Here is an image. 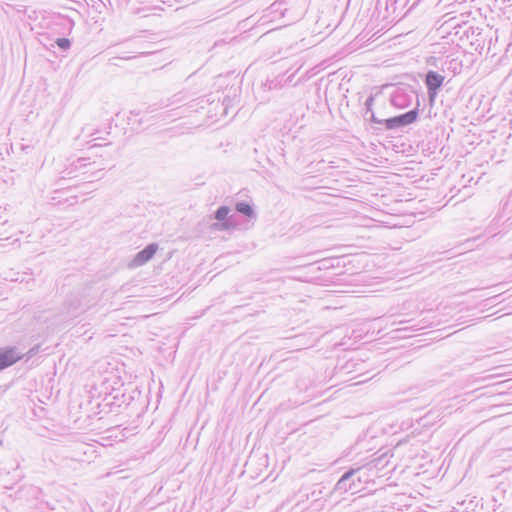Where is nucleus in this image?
<instances>
[{"mask_svg":"<svg viewBox=\"0 0 512 512\" xmlns=\"http://www.w3.org/2000/svg\"><path fill=\"white\" fill-rule=\"evenodd\" d=\"M235 212L231 214V209L227 205L219 206L210 218L216 220L210 225L213 231H231L235 229H246L251 220L257 218L253 205L247 201H238L235 204Z\"/></svg>","mask_w":512,"mask_h":512,"instance_id":"nucleus-1","label":"nucleus"},{"mask_svg":"<svg viewBox=\"0 0 512 512\" xmlns=\"http://www.w3.org/2000/svg\"><path fill=\"white\" fill-rule=\"evenodd\" d=\"M102 386L104 387V390H102L100 394L104 393V396L101 402H96L95 406L92 407L93 415L115 412L123 405H129L133 400V396L127 394L122 388L123 384L117 388L111 387L110 391V386L107 385L106 381L103 382Z\"/></svg>","mask_w":512,"mask_h":512,"instance_id":"nucleus-2","label":"nucleus"},{"mask_svg":"<svg viewBox=\"0 0 512 512\" xmlns=\"http://www.w3.org/2000/svg\"><path fill=\"white\" fill-rule=\"evenodd\" d=\"M38 18L39 14L34 11V27L36 26L35 22ZM54 47L55 38H51L43 32L34 30V60L37 59V62L43 60L52 67L57 58L56 52L52 50Z\"/></svg>","mask_w":512,"mask_h":512,"instance_id":"nucleus-3","label":"nucleus"},{"mask_svg":"<svg viewBox=\"0 0 512 512\" xmlns=\"http://www.w3.org/2000/svg\"><path fill=\"white\" fill-rule=\"evenodd\" d=\"M419 106H420V102L417 101V104L413 109H411L405 113H402V114H399V115H396V116H393V117H390L387 119H383L382 127H377L376 129L377 130H383V129L396 130V129L404 128L410 124H413L418 119Z\"/></svg>","mask_w":512,"mask_h":512,"instance_id":"nucleus-4","label":"nucleus"},{"mask_svg":"<svg viewBox=\"0 0 512 512\" xmlns=\"http://www.w3.org/2000/svg\"><path fill=\"white\" fill-rule=\"evenodd\" d=\"M419 102L417 91L410 85L402 84L395 87L390 95V103L398 109H404L412 104L413 98Z\"/></svg>","mask_w":512,"mask_h":512,"instance_id":"nucleus-5","label":"nucleus"},{"mask_svg":"<svg viewBox=\"0 0 512 512\" xmlns=\"http://www.w3.org/2000/svg\"><path fill=\"white\" fill-rule=\"evenodd\" d=\"M359 471L360 468H350L349 470L345 471L334 485V488L330 491V494L338 493L339 495H343L347 492H351L352 494L358 492L361 480L358 478V482H356L354 476Z\"/></svg>","mask_w":512,"mask_h":512,"instance_id":"nucleus-6","label":"nucleus"},{"mask_svg":"<svg viewBox=\"0 0 512 512\" xmlns=\"http://www.w3.org/2000/svg\"><path fill=\"white\" fill-rule=\"evenodd\" d=\"M445 81V76L441 75L437 71L428 70L423 77L424 85L427 89V97L429 105L432 107L436 101V98L441 91Z\"/></svg>","mask_w":512,"mask_h":512,"instance_id":"nucleus-7","label":"nucleus"},{"mask_svg":"<svg viewBox=\"0 0 512 512\" xmlns=\"http://www.w3.org/2000/svg\"><path fill=\"white\" fill-rule=\"evenodd\" d=\"M290 4V0H275L267 9V14L265 17L271 16V20H275L277 18H288L289 21H294L295 19L301 17L303 11H298L296 13L291 14V8L288 7Z\"/></svg>","mask_w":512,"mask_h":512,"instance_id":"nucleus-8","label":"nucleus"},{"mask_svg":"<svg viewBox=\"0 0 512 512\" xmlns=\"http://www.w3.org/2000/svg\"><path fill=\"white\" fill-rule=\"evenodd\" d=\"M45 412L43 407H39L38 411L34 408V433L40 437L51 438L55 424L51 419L44 418Z\"/></svg>","mask_w":512,"mask_h":512,"instance_id":"nucleus-9","label":"nucleus"},{"mask_svg":"<svg viewBox=\"0 0 512 512\" xmlns=\"http://www.w3.org/2000/svg\"><path fill=\"white\" fill-rule=\"evenodd\" d=\"M158 250V244L155 242L149 243L142 250L137 252L130 262V267H140L149 262Z\"/></svg>","mask_w":512,"mask_h":512,"instance_id":"nucleus-10","label":"nucleus"},{"mask_svg":"<svg viewBox=\"0 0 512 512\" xmlns=\"http://www.w3.org/2000/svg\"><path fill=\"white\" fill-rule=\"evenodd\" d=\"M39 494H42V490L34 488V512H59L61 510L56 500H44Z\"/></svg>","mask_w":512,"mask_h":512,"instance_id":"nucleus-11","label":"nucleus"},{"mask_svg":"<svg viewBox=\"0 0 512 512\" xmlns=\"http://www.w3.org/2000/svg\"><path fill=\"white\" fill-rule=\"evenodd\" d=\"M22 357V353L19 352L16 348H6L0 350V370H3L14 363H16L18 360H20Z\"/></svg>","mask_w":512,"mask_h":512,"instance_id":"nucleus-12","label":"nucleus"},{"mask_svg":"<svg viewBox=\"0 0 512 512\" xmlns=\"http://www.w3.org/2000/svg\"><path fill=\"white\" fill-rule=\"evenodd\" d=\"M88 158L79 157L75 160H73L68 167H66L63 171H61V178L60 180H64L67 178H73L75 177V173L85 167L87 165Z\"/></svg>","mask_w":512,"mask_h":512,"instance_id":"nucleus-13","label":"nucleus"},{"mask_svg":"<svg viewBox=\"0 0 512 512\" xmlns=\"http://www.w3.org/2000/svg\"><path fill=\"white\" fill-rule=\"evenodd\" d=\"M325 487L321 484H315L311 492H307L305 489H299L297 495L301 501L312 499L313 502L320 500L324 495Z\"/></svg>","mask_w":512,"mask_h":512,"instance_id":"nucleus-14","label":"nucleus"},{"mask_svg":"<svg viewBox=\"0 0 512 512\" xmlns=\"http://www.w3.org/2000/svg\"><path fill=\"white\" fill-rule=\"evenodd\" d=\"M463 68L462 60L458 57H447L444 62L441 64V71H450L453 75L460 74Z\"/></svg>","mask_w":512,"mask_h":512,"instance_id":"nucleus-15","label":"nucleus"},{"mask_svg":"<svg viewBox=\"0 0 512 512\" xmlns=\"http://www.w3.org/2000/svg\"><path fill=\"white\" fill-rule=\"evenodd\" d=\"M179 102V99L177 98V95L172 96L171 98L161 99L158 103L152 104L147 107L146 112L151 113L158 109L166 108L171 105L176 104Z\"/></svg>","mask_w":512,"mask_h":512,"instance_id":"nucleus-16","label":"nucleus"},{"mask_svg":"<svg viewBox=\"0 0 512 512\" xmlns=\"http://www.w3.org/2000/svg\"><path fill=\"white\" fill-rule=\"evenodd\" d=\"M55 45L61 51H67L71 47V41H70V39L65 38V37H57V38H55Z\"/></svg>","mask_w":512,"mask_h":512,"instance_id":"nucleus-17","label":"nucleus"},{"mask_svg":"<svg viewBox=\"0 0 512 512\" xmlns=\"http://www.w3.org/2000/svg\"><path fill=\"white\" fill-rule=\"evenodd\" d=\"M375 97L374 95H369L365 100V113L363 114V117L365 120H367V115L373 111V105H374Z\"/></svg>","mask_w":512,"mask_h":512,"instance_id":"nucleus-18","label":"nucleus"},{"mask_svg":"<svg viewBox=\"0 0 512 512\" xmlns=\"http://www.w3.org/2000/svg\"><path fill=\"white\" fill-rule=\"evenodd\" d=\"M310 386H312V381L309 380V379L306 380L304 378H299V379L296 380V387L300 391H307Z\"/></svg>","mask_w":512,"mask_h":512,"instance_id":"nucleus-19","label":"nucleus"},{"mask_svg":"<svg viewBox=\"0 0 512 512\" xmlns=\"http://www.w3.org/2000/svg\"><path fill=\"white\" fill-rule=\"evenodd\" d=\"M231 102H232V100L230 97H228V96L224 97L222 104H221L222 109H223L222 116H226L228 114V109L231 105Z\"/></svg>","mask_w":512,"mask_h":512,"instance_id":"nucleus-20","label":"nucleus"},{"mask_svg":"<svg viewBox=\"0 0 512 512\" xmlns=\"http://www.w3.org/2000/svg\"><path fill=\"white\" fill-rule=\"evenodd\" d=\"M366 121H370L371 123H374V124H378L382 127V121L383 119H379L378 117H376L374 111H371L368 115H367V120Z\"/></svg>","mask_w":512,"mask_h":512,"instance_id":"nucleus-21","label":"nucleus"},{"mask_svg":"<svg viewBox=\"0 0 512 512\" xmlns=\"http://www.w3.org/2000/svg\"><path fill=\"white\" fill-rule=\"evenodd\" d=\"M41 350V346L39 344H34V355H36Z\"/></svg>","mask_w":512,"mask_h":512,"instance_id":"nucleus-22","label":"nucleus"},{"mask_svg":"<svg viewBox=\"0 0 512 512\" xmlns=\"http://www.w3.org/2000/svg\"><path fill=\"white\" fill-rule=\"evenodd\" d=\"M86 416H87L88 418H90V417H91V414L89 413V411H88L87 409H86Z\"/></svg>","mask_w":512,"mask_h":512,"instance_id":"nucleus-23","label":"nucleus"},{"mask_svg":"<svg viewBox=\"0 0 512 512\" xmlns=\"http://www.w3.org/2000/svg\"><path fill=\"white\" fill-rule=\"evenodd\" d=\"M301 47H305L306 45L303 43V40L301 41Z\"/></svg>","mask_w":512,"mask_h":512,"instance_id":"nucleus-24","label":"nucleus"},{"mask_svg":"<svg viewBox=\"0 0 512 512\" xmlns=\"http://www.w3.org/2000/svg\"><path fill=\"white\" fill-rule=\"evenodd\" d=\"M131 113L134 114V115H139V112L132 111Z\"/></svg>","mask_w":512,"mask_h":512,"instance_id":"nucleus-25","label":"nucleus"}]
</instances>
